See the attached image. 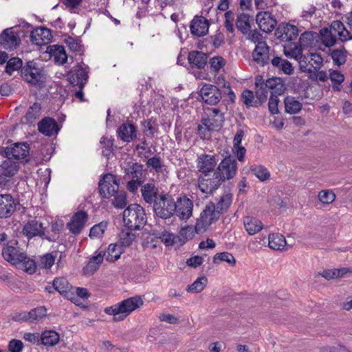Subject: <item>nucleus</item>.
<instances>
[{"label":"nucleus","mask_w":352,"mask_h":352,"mask_svg":"<svg viewBox=\"0 0 352 352\" xmlns=\"http://www.w3.org/2000/svg\"><path fill=\"white\" fill-rule=\"evenodd\" d=\"M176 210L175 212L179 219H188L192 215L193 202L186 197H179L175 202Z\"/></svg>","instance_id":"obj_12"},{"label":"nucleus","mask_w":352,"mask_h":352,"mask_svg":"<svg viewBox=\"0 0 352 352\" xmlns=\"http://www.w3.org/2000/svg\"><path fill=\"white\" fill-rule=\"evenodd\" d=\"M100 144L102 146L103 155L109 157L111 154V147L113 146L112 141L107 138L103 137L100 140Z\"/></svg>","instance_id":"obj_63"},{"label":"nucleus","mask_w":352,"mask_h":352,"mask_svg":"<svg viewBox=\"0 0 352 352\" xmlns=\"http://www.w3.org/2000/svg\"><path fill=\"white\" fill-rule=\"evenodd\" d=\"M25 254L24 252H21L18 248L11 245H7L2 250L3 258L14 266L17 263H20L19 261L24 258Z\"/></svg>","instance_id":"obj_25"},{"label":"nucleus","mask_w":352,"mask_h":352,"mask_svg":"<svg viewBox=\"0 0 352 352\" xmlns=\"http://www.w3.org/2000/svg\"><path fill=\"white\" fill-rule=\"evenodd\" d=\"M8 347L10 352H21L23 344L20 340L12 339L9 342Z\"/></svg>","instance_id":"obj_64"},{"label":"nucleus","mask_w":352,"mask_h":352,"mask_svg":"<svg viewBox=\"0 0 352 352\" xmlns=\"http://www.w3.org/2000/svg\"><path fill=\"white\" fill-rule=\"evenodd\" d=\"M104 259L102 252H99L96 256L90 258L87 265L83 268L84 274L85 275L94 274L98 270Z\"/></svg>","instance_id":"obj_33"},{"label":"nucleus","mask_w":352,"mask_h":352,"mask_svg":"<svg viewBox=\"0 0 352 352\" xmlns=\"http://www.w3.org/2000/svg\"><path fill=\"white\" fill-rule=\"evenodd\" d=\"M19 170V164L10 158L4 160L0 165V173L6 177H13Z\"/></svg>","instance_id":"obj_35"},{"label":"nucleus","mask_w":352,"mask_h":352,"mask_svg":"<svg viewBox=\"0 0 352 352\" xmlns=\"http://www.w3.org/2000/svg\"><path fill=\"white\" fill-rule=\"evenodd\" d=\"M222 184L217 175L212 177H208L207 174L200 176L198 179V186L203 193H212L217 190Z\"/></svg>","instance_id":"obj_14"},{"label":"nucleus","mask_w":352,"mask_h":352,"mask_svg":"<svg viewBox=\"0 0 352 352\" xmlns=\"http://www.w3.org/2000/svg\"><path fill=\"white\" fill-rule=\"evenodd\" d=\"M19 263L16 265L17 268L30 274H32L36 272V265L35 261L27 256L26 254L24 255V258L19 261Z\"/></svg>","instance_id":"obj_45"},{"label":"nucleus","mask_w":352,"mask_h":352,"mask_svg":"<svg viewBox=\"0 0 352 352\" xmlns=\"http://www.w3.org/2000/svg\"><path fill=\"white\" fill-rule=\"evenodd\" d=\"M299 32L300 31L296 25L283 23L276 28L275 35L278 40L288 43L295 41Z\"/></svg>","instance_id":"obj_9"},{"label":"nucleus","mask_w":352,"mask_h":352,"mask_svg":"<svg viewBox=\"0 0 352 352\" xmlns=\"http://www.w3.org/2000/svg\"><path fill=\"white\" fill-rule=\"evenodd\" d=\"M219 219V213L215 212V205L213 202L208 203L205 208L200 213L197 218L195 230L196 233L200 234L205 232L209 227Z\"/></svg>","instance_id":"obj_3"},{"label":"nucleus","mask_w":352,"mask_h":352,"mask_svg":"<svg viewBox=\"0 0 352 352\" xmlns=\"http://www.w3.org/2000/svg\"><path fill=\"white\" fill-rule=\"evenodd\" d=\"M213 261L215 263H218L219 261H224L231 266H234L236 265L235 258L229 252H221L216 254L213 257Z\"/></svg>","instance_id":"obj_53"},{"label":"nucleus","mask_w":352,"mask_h":352,"mask_svg":"<svg viewBox=\"0 0 352 352\" xmlns=\"http://www.w3.org/2000/svg\"><path fill=\"white\" fill-rule=\"evenodd\" d=\"M243 225L250 235H254L263 228V224L260 220L251 217L244 218Z\"/></svg>","instance_id":"obj_31"},{"label":"nucleus","mask_w":352,"mask_h":352,"mask_svg":"<svg viewBox=\"0 0 352 352\" xmlns=\"http://www.w3.org/2000/svg\"><path fill=\"white\" fill-rule=\"evenodd\" d=\"M19 36L12 28L6 29L0 36V43L7 50L15 49L20 43Z\"/></svg>","instance_id":"obj_15"},{"label":"nucleus","mask_w":352,"mask_h":352,"mask_svg":"<svg viewBox=\"0 0 352 352\" xmlns=\"http://www.w3.org/2000/svg\"><path fill=\"white\" fill-rule=\"evenodd\" d=\"M41 343L47 346H53L60 340V335L54 330H46L41 335Z\"/></svg>","instance_id":"obj_37"},{"label":"nucleus","mask_w":352,"mask_h":352,"mask_svg":"<svg viewBox=\"0 0 352 352\" xmlns=\"http://www.w3.org/2000/svg\"><path fill=\"white\" fill-rule=\"evenodd\" d=\"M236 25L238 30L243 34H247L250 29V16L242 13L237 17Z\"/></svg>","instance_id":"obj_47"},{"label":"nucleus","mask_w":352,"mask_h":352,"mask_svg":"<svg viewBox=\"0 0 352 352\" xmlns=\"http://www.w3.org/2000/svg\"><path fill=\"white\" fill-rule=\"evenodd\" d=\"M41 105L38 103H34L33 105L30 107L25 114V119L29 122H32L39 117Z\"/></svg>","instance_id":"obj_55"},{"label":"nucleus","mask_w":352,"mask_h":352,"mask_svg":"<svg viewBox=\"0 0 352 352\" xmlns=\"http://www.w3.org/2000/svg\"><path fill=\"white\" fill-rule=\"evenodd\" d=\"M88 67L85 65H78L74 67L67 74V80L70 85L78 86L82 89L88 79Z\"/></svg>","instance_id":"obj_10"},{"label":"nucleus","mask_w":352,"mask_h":352,"mask_svg":"<svg viewBox=\"0 0 352 352\" xmlns=\"http://www.w3.org/2000/svg\"><path fill=\"white\" fill-rule=\"evenodd\" d=\"M112 204L118 208H124L126 206V195L124 191H118L113 196Z\"/></svg>","instance_id":"obj_54"},{"label":"nucleus","mask_w":352,"mask_h":352,"mask_svg":"<svg viewBox=\"0 0 352 352\" xmlns=\"http://www.w3.org/2000/svg\"><path fill=\"white\" fill-rule=\"evenodd\" d=\"M190 29L191 34L194 36H204L208 32V21L202 16H195L191 21Z\"/></svg>","instance_id":"obj_16"},{"label":"nucleus","mask_w":352,"mask_h":352,"mask_svg":"<svg viewBox=\"0 0 352 352\" xmlns=\"http://www.w3.org/2000/svg\"><path fill=\"white\" fill-rule=\"evenodd\" d=\"M38 130L47 136H52L58 133L59 127L55 120L48 118L42 120L38 124Z\"/></svg>","instance_id":"obj_26"},{"label":"nucleus","mask_w":352,"mask_h":352,"mask_svg":"<svg viewBox=\"0 0 352 352\" xmlns=\"http://www.w3.org/2000/svg\"><path fill=\"white\" fill-rule=\"evenodd\" d=\"M142 196L144 200L149 204L154 203L160 197L158 189L153 184H146L142 187Z\"/></svg>","instance_id":"obj_28"},{"label":"nucleus","mask_w":352,"mask_h":352,"mask_svg":"<svg viewBox=\"0 0 352 352\" xmlns=\"http://www.w3.org/2000/svg\"><path fill=\"white\" fill-rule=\"evenodd\" d=\"M284 103L286 112L290 114L298 113L302 109V104L292 96H287Z\"/></svg>","instance_id":"obj_44"},{"label":"nucleus","mask_w":352,"mask_h":352,"mask_svg":"<svg viewBox=\"0 0 352 352\" xmlns=\"http://www.w3.org/2000/svg\"><path fill=\"white\" fill-rule=\"evenodd\" d=\"M265 81L262 76H258L255 78L256 96L260 103L266 100L268 95L267 87L265 86Z\"/></svg>","instance_id":"obj_41"},{"label":"nucleus","mask_w":352,"mask_h":352,"mask_svg":"<svg viewBox=\"0 0 352 352\" xmlns=\"http://www.w3.org/2000/svg\"><path fill=\"white\" fill-rule=\"evenodd\" d=\"M241 98L243 103L246 106H257L256 102H254V94L252 91L245 89L243 91Z\"/></svg>","instance_id":"obj_62"},{"label":"nucleus","mask_w":352,"mask_h":352,"mask_svg":"<svg viewBox=\"0 0 352 352\" xmlns=\"http://www.w3.org/2000/svg\"><path fill=\"white\" fill-rule=\"evenodd\" d=\"M44 228L43 224L37 220L32 219L28 221L23 228V234L30 239L34 236H42L44 234Z\"/></svg>","instance_id":"obj_24"},{"label":"nucleus","mask_w":352,"mask_h":352,"mask_svg":"<svg viewBox=\"0 0 352 352\" xmlns=\"http://www.w3.org/2000/svg\"><path fill=\"white\" fill-rule=\"evenodd\" d=\"M106 228V223L101 222L98 224H96L91 228L89 236L91 239H100L103 236Z\"/></svg>","instance_id":"obj_57"},{"label":"nucleus","mask_w":352,"mask_h":352,"mask_svg":"<svg viewBox=\"0 0 352 352\" xmlns=\"http://www.w3.org/2000/svg\"><path fill=\"white\" fill-rule=\"evenodd\" d=\"M122 253L121 245L118 244H110L102 254L104 259L110 263H113L120 258Z\"/></svg>","instance_id":"obj_36"},{"label":"nucleus","mask_w":352,"mask_h":352,"mask_svg":"<svg viewBox=\"0 0 352 352\" xmlns=\"http://www.w3.org/2000/svg\"><path fill=\"white\" fill-rule=\"evenodd\" d=\"M237 171L236 161L230 155L225 157L219 164L214 175L223 183L234 177Z\"/></svg>","instance_id":"obj_5"},{"label":"nucleus","mask_w":352,"mask_h":352,"mask_svg":"<svg viewBox=\"0 0 352 352\" xmlns=\"http://www.w3.org/2000/svg\"><path fill=\"white\" fill-rule=\"evenodd\" d=\"M126 175L131 179H136V181H143L145 175V171L143 166L140 164L133 162H129L127 168H126Z\"/></svg>","instance_id":"obj_30"},{"label":"nucleus","mask_w":352,"mask_h":352,"mask_svg":"<svg viewBox=\"0 0 352 352\" xmlns=\"http://www.w3.org/2000/svg\"><path fill=\"white\" fill-rule=\"evenodd\" d=\"M309 64L313 70L319 69L322 66L323 60L320 54L316 53L311 54Z\"/></svg>","instance_id":"obj_61"},{"label":"nucleus","mask_w":352,"mask_h":352,"mask_svg":"<svg viewBox=\"0 0 352 352\" xmlns=\"http://www.w3.org/2000/svg\"><path fill=\"white\" fill-rule=\"evenodd\" d=\"M54 289L67 299L73 301L75 298L74 288L64 277L55 278L53 281Z\"/></svg>","instance_id":"obj_20"},{"label":"nucleus","mask_w":352,"mask_h":352,"mask_svg":"<svg viewBox=\"0 0 352 352\" xmlns=\"http://www.w3.org/2000/svg\"><path fill=\"white\" fill-rule=\"evenodd\" d=\"M270 47L265 42H258L252 52L254 61L261 66H264L269 63Z\"/></svg>","instance_id":"obj_18"},{"label":"nucleus","mask_w":352,"mask_h":352,"mask_svg":"<svg viewBox=\"0 0 352 352\" xmlns=\"http://www.w3.org/2000/svg\"><path fill=\"white\" fill-rule=\"evenodd\" d=\"M207 118L202 120V123L208 131L219 130L223 122V114L217 108H208L206 111Z\"/></svg>","instance_id":"obj_7"},{"label":"nucleus","mask_w":352,"mask_h":352,"mask_svg":"<svg viewBox=\"0 0 352 352\" xmlns=\"http://www.w3.org/2000/svg\"><path fill=\"white\" fill-rule=\"evenodd\" d=\"M87 218V214L84 211H79L75 213L70 222L67 224L69 230L75 234L80 233L84 228Z\"/></svg>","instance_id":"obj_23"},{"label":"nucleus","mask_w":352,"mask_h":352,"mask_svg":"<svg viewBox=\"0 0 352 352\" xmlns=\"http://www.w3.org/2000/svg\"><path fill=\"white\" fill-rule=\"evenodd\" d=\"M123 220L129 229H140L143 227L146 222L144 208L138 204L129 205L123 212Z\"/></svg>","instance_id":"obj_2"},{"label":"nucleus","mask_w":352,"mask_h":352,"mask_svg":"<svg viewBox=\"0 0 352 352\" xmlns=\"http://www.w3.org/2000/svg\"><path fill=\"white\" fill-rule=\"evenodd\" d=\"M265 86L272 91V96L281 95L286 90L284 81L278 77L268 78L265 82Z\"/></svg>","instance_id":"obj_27"},{"label":"nucleus","mask_w":352,"mask_h":352,"mask_svg":"<svg viewBox=\"0 0 352 352\" xmlns=\"http://www.w3.org/2000/svg\"><path fill=\"white\" fill-rule=\"evenodd\" d=\"M330 29L335 34L337 35L342 42L348 40L349 32L346 30L344 24L340 21H333L331 24Z\"/></svg>","instance_id":"obj_43"},{"label":"nucleus","mask_w":352,"mask_h":352,"mask_svg":"<svg viewBox=\"0 0 352 352\" xmlns=\"http://www.w3.org/2000/svg\"><path fill=\"white\" fill-rule=\"evenodd\" d=\"M286 244L285 238L280 234L273 233L268 236V246L274 250H283Z\"/></svg>","instance_id":"obj_34"},{"label":"nucleus","mask_w":352,"mask_h":352,"mask_svg":"<svg viewBox=\"0 0 352 352\" xmlns=\"http://www.w3.org/2000/svg\"><path fill=\"white\" fill-rule=\"evenodd\" d=\"M28 315L29 322H38L46 316L47 309L45 307H38L28 311Z\"/></svg>","instance_id":"obj_48"},{"label":"nucleus","mask_w":352,"mask_h":352,"mask_svg":"<svg viewBox=\"0 0 352 352\" xmlns=\"http://www.w3.org/2000/svg\"><path fill=\"white\" fill-rule=\"evenodd\" d=\"M153 208L155 214L160 218H170L176 210L175 202L167 195L160 194L154 204Z\"/></svg>","instance_id":"obj_6"},{"label":"nucleus","mask_w":352,"mask_h":352,"mask_svg":"<svg viewBox=\"0 0 352 352\" xmlns=\"http://www.w3.org/2000/svg\"><path fill=\"white\" fill-rule=\"evenodd\" d=\"M51 31L45 28H37L30 34L31 41L36 45L48 44L52 40Z\"/></svg>","instance_id":"obj_19"},{"label":"nucleus","mask_w":352,"mask_h":352,"mask_svg":"<svg viewBox=\"0 0 352 352\" xmlns=\"http://www.w3.org/2000/svg\"><path fill=\"white\" fill-rule=\"evenodd\" d=\"M271 63L274 67L281 70L287 75H291L294 73V67L292 63L281 57L276 56L273 58L271 60Z\"/></svg>","instance_id":"obj_39"},{"label":"nucleus","mask_w":352,"mask_h":352,"mask_svg":"<svg viewBox=\"0 0 352 352\" xmlns=\"http://www.w3.org/2000/svg\"><path fill=\"white\" fill-rule=\"evenodd\" d=\"M254 175L261 181H265L270 178V174L267 170L261 166L252 168Z\"/></svg>","instance_id":"obj_58"},{"label":"nucleus","mask_w":352,"mask_h":352,"mask_svg":"<svg viewBox=\"0 0 352 352\" xmlns=\"http://www.w3.org/2000/svg\"><path fill=\"white\" fill-rule=\"evenodd\" d=\"M144 302L141 297L134 296L122 300L114 306L106 307L104 312L113 316L114 322L124 320L132 311L142 306Z\"/></svg>","instance_id":"obj_1"},{"label":"nucleus","mask_w":352,"mask_h":352,"mask_svg":"<svg viewBox=\"0 0 352 352\" xmlns=\"http://www.w3.org/2000/svg\"><path fill=\"white\" fill-rule=\"evenodd\" d=\"M202 100L208 104L215 105L221 99V92L215 85L205 84L199 91Z\"/></svg>","instance_id":"obj_11"},{"label":"nucleus","mask_w":352,"mask_h":352,"mask_svg":"<svg viewBox=\"0 0 352 352\" xmlns=\"http://www.w3.org/2000/svg\"><path fill=\"white\" fill-rule=\"evenodd\" d=\"M256 21L259 28L264 32L268 33L274 30L277 21L269 12H259L256 16Z\"/></svg>","instance_id":"obj_13"},{"label":"nucleus","mask_w":352,"mask_h":352,"mask_svg":"<svg viewBox=\"0 0 352 352\" xmlns=\"http://www.w3.org/2000/svg\"><path fill=\"white\" fill-rule=\"evenodd\" d=\"M316 37V33L306 31L300 34L298 43L302 47H310L313 45Z\"/></svg>","instance_id":"obj_51"},{"label":"nucleus","mask_w":352,"mask_h":352,"mask_svg":"<svg viewBox=\"0 0 352 352\" xmlns=\"http://www.w3.org/2000/svg\"><path fill=\"white\" fill-rule=\"evenodd\" d=\"M217 165L214 155L201 154L197 160V168L204 175L214 170Z\"/></svg>","instance_id":"obj_17"},{"label":"nucleus","mask_w":352,"mask_h":352,"mask_svg":"<svg viewBox=\"0 0 352 352\" xmlns=\"http://www.w3.org/2000/svg\"><path fill=\"white\" fill-rule=\"evenodd\" d=\"M99 190L104 198L113 197L119 191V183L116 177L112 174H107L99 183Z\"/></svg>","instance_id":"obj_8"},{"label":"nucleus","mask_w":352,"mask_h":352,"mask_svg":"<svg viewBox=\"0 0 352 352\" xmlns=\"http://www.w3.org/2000/svg\"><path fill=\"white\" fill-rule=\"evenodd\" d=\"M283 52L287 57L300 59L302 54V47L298 43L289 42L283 45Z\"/></svg>","instance_id":"obj_29"},{"label":"nucleus","mask_w":352,"mask_h":352,"mask_svg":"<svg viewBox=\"0 0 352 352\" xmlns=\"http://www.w3.org/2000/svg\"><path fill=\"white\" fill-rule=\"evenodd\" d=\"M331 57L335 64L341 65L346 61L345 51L340 50H333Z\"/></svg>","instance_id":"obj_59"},{"label":"nucleus","mask_w":352,"mask_h":352,"mask_svg":"<svg viewBox=\"0 0 352 352\" xmlns=\"http://www.w3.org/2000/svg\"><path fill=\"white\" fill-rule=\"evenodd\" d=\"M208 283L207 278L202 276L197 278L193 283L187 288V292L190 293H199L202 292L206 287Z\"/></svg>","instance_id":"obj_50"},{"label":"nucleus","mask_w":352,"mask_h":352,"mask_svg":"<svg viewBox=\"0 0 352 352\" xmlns=\"http://www.w3.org/2000/svg\"><path fill=\"white\" fill-rule=\"evenodd\" d=\"M16 204L10 195H0V217H8L15 211Z\"/></svg>","instance_id":"obj_22"},{"label":"nucleus","mask_w":352,"mask_h":352,"mask_svg":"<svg viewBox=\"0 0 352 352\" xmlns=\"http://www.w3.org/2000/svg\"><path fill=\"white\" fill-rule=\"evenodd\" d=\"M51 56L54 57V61L60 65L64 64L67 59L65 50L63 46L52 45L48 47Z\"/></svg>","instance_id":"obj_42"},{"label":"nucleus","mask_w":352,"mask_h":352,"mask_svg":"<svg viewBox=\"0 0 352 352\" xmlns=\"http://www.w3.org/2000/svg\"><path fill=\"white\" fill-rule=\"evenodd\" d=\"M30 148L26 143H15L6 149V155L8 158L23 159L29 154Z\"/></svg>","instance_id":"obj_21"},{"label":"nucleus","mask_w":352,"mask_h":352,"mask_svg":"<svg viewBox=\"0 0 352 352\" xmlns=\"http://www.w3.org/2000/svg\"><path fill=\"white\" fill-rule=\"evenodd\" d=\"M210 67L214 72H219L226 64V60L221 56H214L210 60Z\"/></svg>","instance_id":"obj_60"},{"label":"nucleus","mask_w":352,"mask_h":352,"mask_svg":"<svg viewBox=\"0 0 352 352\" xmlns=\"http://www.w3.org/2000/svg\"><path fill=\"white\" fill-rule=\"evenodd\" d=\"M207 56L201 52L192 51L188 54V60L192 67L202 69L207 63Z\"/></svg>","instance_id":"obj_32"},{"label":"nucleus","mask_w":352,"mask_h":352,"mask_svg":"<svg viewBox=\"0 0 352 352\" xmlns=\"http://www.w3.org/2000/svg\"><path fill=\"white\" fill-rule=\"evenodd\" d=\"M118 135L122 140L129 142L136 137L135 128L131 124H123L118 129Z\"/></svg>","instance_id":"obj_38"},{"label":"nucleus","mask_w":352,"mask_h":352,"mask_svg":"<svg viewBox=\"0 0 352 352\" xmlns=\"http://www.w3.org/2000/svg\"><path fill=\"white\" fill-rule=\"evenodd\" d=\"M231 202L232 196L230 194L224 195L221 197L220 200L217 203V206H215V212L219 213V217L221 213L225 212L228 210L231 204Z\"/></svg>","instance_id":"obj_49"},{"label":"nucleus","mask_w":352,"mask_h":352,"mask_svg":"<svg viewBox=\"0 0 352 352\" xmlns=\"http://www.w3.org/2000/svg\"><path fill=\"white\" fill-rule=\"evenodd\" d=\"M120 242L122 246H129L135 239V235L129 230H123L119 234Z\"/></svg>","instance_id":"obj_52"},{"label":"nucleus","mask_w":352,"mask_h":352,"mask_svg":"<svg viewBox=\"0 0 352 352\" xmlns=\"http://www.w3.org/2000/svg\"><path fill=\"white\" fill-rule=\"evenodd\" d=\"M21 76L27 82L41 87L45 82L46 75L42 68L34 61H29L21 69Z\"/></svg>","instance_id":"obj_4"},{"label":"nucleus","mask_w":352,"mask_h":352,"mask_svg":"<svg viewBox=\"0 0 352 352\" xmlns=\"http://www.w3.org/2000/svg\"><path fill=\"white\" fill-rule=\"evenodd\" d=\"M321 42L326 47H330L336 44V34L329 28L320 30Z\"/></svg>","instance_id":"obj_46"},{"label":"nucleus","mask_w":352,"mask_h":352,"mask_svg":"<svg viewBox=\"0 0 352 352\" xmlns=\"http://www.w3.org/2000/svg\"><path fill=\"white\" fill-rule=\"evenodd\" d=\"M336 195L331 189H323L318 192L317 200L322 206H328L335 201Z\"/></svg>","instance_id":"obj_40"},{"label":"nucleus","mask_w":352,"mask_h":352,"mask_svg":"<svg viewBox=\"0 0 352 352\" xmlns=\"http://www.w3.org/2000/svg\"><path fill=\"white\" fill-rule=\"evenodd\" d=\"M22 69V60L21 58L14 57L10 58L6 65V72L11 75L14 71Z\"/></svg>","instance_id":"obj_56"}]
</instances>
